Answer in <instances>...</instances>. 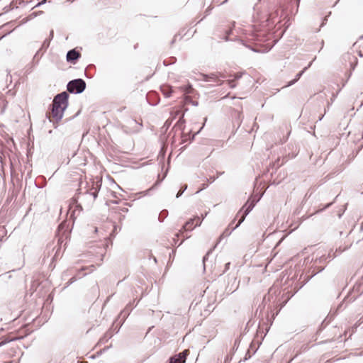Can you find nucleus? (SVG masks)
Listing matches in <instances>:
<instances>
[{"mask_svg": "<svg viewBox=\"0 0 363 363\" xmlns=\"http://www.w3.org/2000/svg\"><path fill=\"white\" fill-rule=\"evenodd\" d=\"M228 84H229V86H230V88H234L235 86V79L229 80L228 81Z\"/></svg>", "mask_w": 363, "mask_h": 363, "instance_id": "obj_27", "label": "nucleus"}, {"mask_svg": "<svg viewBox=\"0 0 363 363\" xmlns=\"http://www.w3.org/2000/svg\"><path fill=\"white\" fill-rule=\"evenodd\" d=\"M69 94L67 91H62L57 94L54 96L52 104L50 105V113H46V117L52 122L50 116L52 117L55 122H53L54 128H57V123L60 122L64 116V112L69 105Z\"/></svg>", "mask_w": 363, "mask_h": 363, "instance_id": "obj_1", "label": "nucleus"}, {"mask_svg": "<svg viewBox=\"0 0 363 363\" xmlns=\"http://www.w3.org/2000/svg\"><path fill=\"white\" fill-rule=\"evenodd\" d=\"M312 62H310L308 66L305 67L302 71L299 72L295 77V79L289 82L288 84L285 86V87H289L292 85H294L298 80L301 78V77L303 75V74L305 72V71L308 69V67L311 65Z\"/></svg>", "mask_w": 363, "mask_h": 363, "instance_id": "obj_13", "label": "nucleus"}, {"mask_svg": "<svg viewBox=\"0 0 363 363\" xmlns=\"http://www.w3.org/2000/svg\"><path fill=\"white\" fill-rule=\"evenodd\" d=\"M210 253V251L203 257V262L205 264V262L206 261L207 259V257L208 255V254Z\"/></svg>", "mask_w": 363, "mask_h": 363, "instance_id": "obj_38", "label": "nucleus"}, {"mask_svg": "<svg viewBox=\"0 0 363 363\" xmlns=\"http://www.w3.org/2000/svg\"><path fill=\"white\" fill-rule=\"evenodd\" d=\"M207 121V118H204V123Z\"/></svg>", "mask_w": 363, "mask_h": 363, "instance_id": "obj_56", "label": "nucleus"}, {"mask_svg": "<svg viewBox=\"0 0 363 363\" xmlns=\"http://www.w3.org/2000/svg\"><path fill=\"white\" fill-rule=\"evenodd\" d=\"M208 213H206L204 215H201V219L199 218V220H197V223H196V226H200L202 220L204 219V218L207 216Z\"/></svg>", "mask_w": 363, "mask_h": 363, "instance_id": "obj_23", "label": "nucleus"}, {"mask_svg": "<svg viewBox=\"0 0 363 363\" xmlns=\"http://www.w3.org/2000/svg\"><path fill=\"white\" fill-rule=\"evenodd\" d=\"M175 62H176V58L175 57H172V58H170L169 60H164L163 61V64H164V66H168V65H170L172 64H174Z\"/></svg>", "mask_w": 363, "mask_h": 363, "instance_id": "obj_18", "label": "nucleus"}, {"mask_svg": "<svg viewBox=\"0 0 363 363\" xmlns=\"http://www.w3.org/2000/svg\"><path fill=\"white\" fill-rule=\"evenodd\" d=\"M168 216V211L166 209L162 210L158 216V220L160 222H163L165 218H167Z\"/></svg>", "mask_w": 363, "mask_h": 363, "instance_id": "obj_16", "label": "nucleus"}, {"mask_svg": "<svg viewBox=\"0 0 363 363\" xmlns=\"http://www.w3.org/2000/svg\"><path fill=\"white\" fill-rule=\"evenodd\" d=\"M195 220H199V216H196L194 218H191L188 221L186 222L184 225L183 226L182 229L184 231H191L194 229L196 227V225H194V222Z\"/></svg>", "mask_w": 363, "mask_h": 363, "instance_id": "obj_10", "label": "nucleus"}, {"mask_svg": "<svg viewBox=\"0 0 363 363\" xmlns=\"http://www.w3.org/2000/svg\"><path fill=\"white\" fill-rule=\"evenodd\" d=\"M241 76H242L241 74L236 73L234 74V79L237 80V79H240L241 77Z\"/></svg>", "mask_w": 363, "mask_h": 363, "instance_id": "obj_32", "label": "nucleus"}, {"mask_svg": "<svg viewBox=\"0 0 363 363\" xmlns=\"http://www.w3.org/2000/svg\"><path fill=\"white\" fill-rule=\"evenodd\" d=\"M311 196V194H309L308 192H307L305 196H304V199H303V201H302V203L305 201V200L308 199Z\"/></svg>", "mask_w": 363, "mask_h": 363, "instance_id": "obj_35", "label": "nucleus"}, {"mask_svg": "<svg viewBox=\"0 0 363 363\" xmlns=\"http://www.w3.org/2000/svg\"><path fill=\"white\" fill-rule=\"evenodd\" d=\"M232 33V30H229L227 31V35L223 38V39L225 40V41H228V35Z\"/></svg>", "mask_w": 363, "mask_h": 363, "instance_id": "obj_31", "label": "nucleus"}, {"mask_svg": "<svg viewBox=\"0 0 363 363\" xmlns=\"http://www.w3.org/2000/svg\"><path fill=\"white\" fill-rule=\"evenodd\" d=\"M32 67H33V65H30H30H28L27 66V68H26V72H27V73L32 72Z\"/></svg>", "mask_w": 363, "mask_h": 363, "instance_id": "obj_30", "label": "nucleus"}, {"mask_svg": "<svg viewBox=\"0 0 363 363\" xmlns=\"http://www.w3.org/2000/svg\"><path fill=\"white\" fill-rule=\"evenodd\" d=\"M102 257H104V255H102ZM101 261H103V257H101Z\"/></svg>", "mask_w": 363, "mask_h": 363, "instance_id": "obj_58", "label": "nucleus"}, {"mask_svg": "<svg viewBox=\"0 0 363 363\" xmlns=\"http://www.w3.org/2000/svg\"><path fill=\"white\" fill-rule=\"evenodd\" d=\"M184 123L183 118H181L179 119V121L177 123V125H179L181 127L182 125Z\"/></svg>", "mask_w": 363, "mask_h": 363, "instance_id": "obj_29", "label": "nucleus"}, {"mask_svg": "<svg viewBox=\"0 0 363 363\" xmlns=\"http://www.w3.org/2000/svg\"><path fill=\"white\" fill-rule=\"evenodd\" d=\"M191 104L194 106H197L199 105L198 101H191Z\"/></svg>", "mask_w": 363, "mask_h": 363, "instance_id": "obj_41", "label": "nucleus"}, {"mask_svg": "<svg viewBox=\"0 0 363 363\" xmlns=\"http://www.w3.org/2000/svg\"><path fill=\"white\" fill-rule=\"evenodd\" d=\"M182 89H184V91L186 94H191L193 90V87L191 84H188V85L185 86L184 87H182Z\"/></svg>", "mask_w": 363, "mask_h": 363, "instance_id": "obj_20", "label": "nucleus"}, {"mask_svg": "<svg viewBox=\"0 0 363 363\" xmlns=\"http://www.w3.org/2000/svg\"><path fill=\"white\" fill-rule=\"evenodd\" d=\"M5 363H12V362H11V361H10V362H5Z\"/></svg>", "mask_w": 363, "mask_h": 363, "instance_id": "obj_57", "label": "nucleus"}, {"mask_svg": "<svg viewBox=\"0 0 363 363\" xmlns=\"http://www.w3.org/2000/svg\"><path fill=\"white\" fill-rule=\"evenodd\" d=\"M233 230V229L230 231H229L228 229H225V230L223 232V235H220V239H221L222 236L224 235L225 236H228L229 235H230V233H232Z\"/></svg>", "mask_w": 363, "mask_h": 363, "instance_id": "obj_26", "label": "nucleus"}, {"mask_svg": "<svg viewBox=\"0 0 363 363\" xmlns=\"http://www.w3.org/2000/svg\"><path fill=\"white\" fill-rule=\"evenodd\" d=\"M211 180H212V182L215 181V179L211 178Z\"/></svg>", "mask_w": 363, "mask_h": 363, "instance_id": "obj_52", "label": "nucleus"}, {"mask_svg": "<svg viewBox=\"0 0 363 363\" xmlns=\"http://www.w3.org/2000/svg\"><path fill=\"white\" fill-rule=\"evenodd\" d=\"M112 337V334H111L109 332H107L104 336L100 340L101 342L103 341H107L108 339H110Z\"/></svg>", "mask_w": 363, "mask_h": 363, "instance_id": "obj_22", "label": "nucleus"}, {"mask_svg": "<svg viewBox=\"0 0 363 363\" xmlns=\"http://www.w3.org/2000/svg\"><path fill=\"white\" fill-rule=\"evenodd\" d=\"M160 89L165 98H169L173 93L172 87L169 84H162Z\"/></svg>", "mask_w": 363, "mask_h": 363, "instance_id": "obj_9", "label": "nucleus"}, {"mask_svg": "<svg viewBox=\"0 0 363 363\" xmlns=\"http://www.w3.org/2000/svg\"><path fill=\"white\" fill-rule=\"evenodd\" d=\"M212 9H213V8H212V7H210V6H209L208 8H207V9H206V10L205 11V14H206V16H207V15H208V14L210 13V12H211V11L212 10Z\"/></svg>", "mask_w": 363, "mask_h": 363, "instance_id": "obj_34", "label": "nucleus"}, {"mask_svg": "<svg viewBox=\"0 0 363 363\" xmlns=\"http://www.w3.org/2000/svg\"><path fill=\"white\" fill-rule=\"evenodd\" d=\"M227 1H228V0H225V1H223L221 3V4H223L226 3Z\"/></svg>", "mask_w": 363, "mask_h": 363, "instance_id": "obj_48", "label": "nucleus"}, {"mask_svg": "<svg viewBox=\"0 0 363 363\" xmlns=\"http://www.w3.org/2000/svg\"><path fill=\"white\" fill-rule=\"evenodd\" d=\"M312 62H310L308 66L305 67L302 71L299 72L295 77V79L289 82L288 84L285 86V87H289L292 85H294L298 80L301 78V77L303 75V74L305 72V71L308 69V67L311 65Z\"/></svg>", "mask_w": 363, "mask_h": 363, "instance_id": "obj_14", "label": "nucleus"}, {"mask_svg": "<svg viewBox=\"0 0 363 363\" xmlns=\"http://www.w3.org/2000/svg\"><path fill=\"white\" fill-rule=\"evenodd\" d=\"M177 38V35H175V36H174V40L172 41V43H174V41H175V38Z\"/></svg>", "mask_w": 363, "mask_h": 363, "instance_id": "obj_46", "label": "nucleus"}, {"mask_svg": "<svg viewBox=\"0 0 363 363\" xmlns=\"http://www.w3.org/2000/svg\"><path fill=\"white\" fill-rule=\"evenodd\" d=\"M76 279H76V277H72V278L69 280V281L67 282V286H69V284H71L74 283V282L76 281Z\"/></svg>", "mask_w": 363, "mask_h": 363, "instance_id": "obj_28", "label": "nucleus"}, {"mask_svg": "<svg viewBox=\"0 0 363 363\" xmlns=\"http://www.w3.org/2000/svg\"><path fill=\"white\" fill-rule=\"evenodd\" d=\"M312 62H310L308 66L305 67L302 71L299 72L295 77V79L289 82L288 84L285 86V87H289L292 85H294L298 80L301 78V77L303 75V74L305 72V71L308 69V67L311 65Z\"/></svg>", "mask_w": 363, "mask_h": 363, "instance_id": "obj_12", "label": "nucleus"}, {"mask_svg": "<svg viewBox=\"0 0 363 363\" xmlns=\"http://www.w3.org/2000/svg\"><path fill=\"white\" fill-rule=\"evenodd\" d=\"M86 89V82L82 79H75L69 81L67 84V90L70 94H79Z\"/></svg>", "mask_w": 363, "mask_h": 363, "instance_id": "obj_3", "label": "nucleus"}, {"mask_svg": "<svg viewBox=\"0 0 363 363\" xmlns=\"http://www.w3.org/2000/svg\"><path fill=\"white\" fill-rule=\"evenodd\" d=\"M323 116H319V119H318V121H321V120L323 119Z\"/></svg>", "mask_w": 363, "mask_h": 363, "instance_id": "obj_45", "label": "nucleus"}, {"mask_svg": "<svg viewBox=\"0 0 363 363\" xmlns=\"http://www.w3.org/2000/svg\"><path fill=\"white\" fill-rule=\"evenodd\" d=\"M186 189H187V185L186 184L184 185L181 188V189L178 191V193L177 194L176 198H177V199L179 198L183 194V193L186 190Z\"/></svg>", "mask_w": 363, "mask_h": 363, "instance_id": "obj_19", "label": "nucleus"}, {"mask_svg": "<svg viewBox=\"0 0 363 363\" xmlns=\"http://www.w3.org/2000/svg\"><path fill=\"white\" fill-rule=\"evenodd\" d=\"M263 301H264V302L266 301V296L264 297Z\"/></svg>", "mask_w": 363, "mask_h": 363, "instance_id": "obj_54", "label": "nucleus"}, {"mask_svg": "<svg viewBox=\"0 0 363 363\" xmlns=\"http://www.w3.org/2000/svg\"><path fill=\"white\" fill-rule=\"evenodd\" d=\"M211 180H212V182L215 181V179L211 178Z\"/></svg>", "mask_w": 363, "mask_h": 363, "instance_id": "obj_51", "label": "nucleus"}, {"mask_svg": "<svg viewBox=\"0 0 363 363\" xmlns=\"http://www.w3.org/2000/svg\"><path fill=\"white\" fill-rule=\"evenodd\" d=\"M146 99H147V102L151 106H156L160 102V96H159L158 94L155 91L148 92V94H147Z\"/></svg>", "mask_w": 363, "mask_h": 363, "instance_id": "obj_7", "label": "nucleus"}, {"mask_svg": "<svg viewBox=\"0 0 363 363\" xmlns=\"http://www.w3.org/2000/svg\"><path fill=\"white\" fill-rule=\"evenodd\" d=\"M251 357V355L249 354V352H247L246 354H245V358H244V361H246L248 359H250Z\"/></svg>", "mask_w": 363, "mask_h": 363, "instance_id": "obj_36", "label": "nucleus"}, {"mask_svg": "<svg viewBox=\"0 0 363 363\" xmlns=\"http://www.w3.org/2000/svg\"><path fill=\"white\" fill-rule=\"evenodd\" d=\"M86 268L87 267H83V268H82V270H85V269H86Z\"/></svg>", "mask_w": 363, "mask_h": 363, "instance_id": "obj_50", "label": "nucleus"}, {"mask_svg": "<svg viewBox=\"0 0 363 363\" xmlns=\"http://www.w3.org/2000/svg\"><path fill=\"white\" fill-rule=\"evenodd\" d=\"M42 51L40 50V49L37 51V52L35 53V55H34V57H33V60H35L37 56H38V55L40 54V52H41Z\"/></svg>", "mask_w": 363, "mask_h": 363, "instance_id": "obj_39", "label": "nucleus"}, {"mask_svg": "<svg viewBox=\"0 0 363 363\" xmlns=\"http://www.w3.org/2000/svg\"><path fill=\"white\" fill-rule=\"evenodd\" d=\"M89 267H91V268H93V269H94V265H91V266H89Z\"/></svg>", "mask_w": 363, "mask_h": 363, "instance_id": "obj_53", "label": "nucleus"}, {"mask_svg": "<svg viewBox=\"0 0 363 363\" xmlns=\"http://www.w3.org/2000/svg\"><path fill=\"white\" fill-rule=\"evenodd\" d=\"M239 342H240V340H235V344H234V345H235V346L238 345V344H239Z\"/></svg>", "mask_w": 363, "mask_h": 363, "instance_id": "obj_43", "label": "nucleus"}, {"mask_svg": "<svg viewBox=\"0 0 363 363\" xmlns=\"http://www.w3.org/2000/svg\"><path fill=\"white\" fill-rule=\"evenodd\" d=\"M112 337V334H111L109 332H107L104 336L100 340L101 342L103 341H107L108 339H110Z\"/></svg>", "mask_w": 363, "mask_h": 363, "instance_id": "obj_21", "label": "nucleus"}, {"mask_svg": "<svg viewBox=\"0 0 363 363\" xmlns=\"http://www.w3.org/2000/svg\"><path fill=\"white\" fill-rule=\"evenodd\" d=\"M99 189L96 187L91 186L85 192L79 191L77 194V199L86 202L87 207H90L98 196Z\"/></svg>", "mask_w": 363, "mask_h": 363, "instance_id": "obj_2", "label": "nucleus"}, {"mask_svg": "<svg viewBox=\"0 0 363 363\" xmlns=\"http://www.w3.org/2000/svg\"><path fill=\"white\" fill-rule=\"evenodd\" d=\"M335 257V253L331 254V252H329L327 256H325V255H323L318 259L316 257L315 262H317L318 260L319 263H323V262H330Z\"/></svg>", "mask_w": 363, "mask_h": 363, "instance_id": "obj_11", "label": "nucleus"}, {"mask_svg": "<svg viewBox=\"0 0 363 363\" xmlns=\"http://www.w3.org/2000/svg\"><path fill=\"white\" fill-rule=\"evenodd\" d=\"M359 55L360 57H363V54H362V52H359Z\"/></svg>", "mask_w": 363, "mask_h": 363, "instance_id": "obj_47", "label": "nucleus"}, {"mask_svg": "<svg viewBox=\"0 0 363 363\" xmlns=\"http://www.w3.org/2000/svg\"><path fill=\"white\" fill-rule=\"evenodd\" d=\"M80 57L81 53L76 49L69 50L66 55L67 62L73 65H75Z\"/></svg>", "mask_w": 363, "mask_h": 363, "instance_id": "obj_5", "label": "nucleus"}, {"mask_svg": "<svg viewBox=\"0 0 363 363\" xmlns=\"http://www.w3.org/2000/svg\"><path fill=\"white\" fill-rule=\"evenodd\" d=\"M202 80H203L204 82H211V79H209V74H202Z\"/></svg>", "mask_w": 363, "mask_h": 363, "instance_id": "obj_24", "label": "nucleus"}, {"mask_svg": "<svg viewBox=\"0 0 363 363\" xmlns=\"http://www.w3.org/2000/svg\"><path fill=\"white\" fill-rule=\"evenodd\" d=\"M53 35H54V32H53V30H51L50 33V37L48 39H50V40H51L53 38Z\"/></svg>", "mask_w": 363, "mask_h": 363, "instance_id": "obj_40", "label": "nucleus"}, {"mask_svg": "<svg viewBox=\"0 0 363 363\" xmlns=\"http://www.w3.org/2000/svg\"><path fill=\"white\" fill-rule=\"evenodd\" d=\"M1 230H3V229H1V228H0V231H1Z\"/></svg>", "mask_w": 363, "mask_h": 363, "instance_id": "obj_59", "label": "nucleus"}, {"mask_svg": "<svg viewBox=\"0 0 363 363\" xmlns=\"http://www.w3.org/2000/svg\"><path fill=\"white\" fill-rule=\"evenodd\" d=\"M247 47L248 48H250V50H252L253 52H259V50L255 49V48H251L250 45H247Z\"/></svg>", "mask_w": 363, "mask_h": 363, "instance_id": "obj_37", "label": "nucleus"}, {"mask_svg": "<svg viewBox=\"0 0 363 363\" xmlns=\"http://www.w3.org/2000/svg\"><path fill=\"white\" fill-rule=\"evenodd\" d=\"M255 203L254 201H252L251 203H248V202H247L243 206L242 208L240 209V212H243L242 213V217L240 218V219L239 220L238 223L236 224V225L235 227L233 228V230H235L237 228H238L240 224L244 221V220L245 219V217L249 214V213L253 209V208L255 207Z\"/></svg>", "mask_w": 363, "mask_h": 363, "instance_id": "obj_4", "label": "nucleus"}, {"mask_svg": "<svg viewBox=\"0 0 363 363\" xmlns=\"http://www.w3.org/2000/svg\"><path fill=\"white\" fill-rule=\"evenodd\" d=\"M188 351L184 350L173 357H171L169 359V363H185Z\"/></svg>", "mask_w": 363, "mask_h": 363, "instance_id": "obj_6", "label": "nucleus"}, {"mask_svg": "<svg viewBox=\"0 0 363 363\" xmlns=\"http://www.w3.org/2000/svg\"><path fill=\"white\" fill-rule=\"evenodd\" d=\"M45 2H46V1H45V0H43L42 1H40V2L38 4V6H40V5H42V4H44Z\"/></svg>", "mask_w": 363, "mask_h": 363, "instance_id": "obj_42", "label": "nucleus"}, {"mask_svg": "<svg viewBox=\"0 0 363 363\" xmlns=\"http://www.w3.org/2000/svg\"><path fill=\"white\" fill-rule=\"evenodd\" d=\"M48 133H49V134H52V130H49V132H48Z\"/></svg>", "mask_w": 363, "mask_h": 363, "instance_id": "obj_49", "label": "nucleus"}, {"mask_svg": "<svg viewBox=\"0 0 363 363\" xmlns=\"http://www.w3.org/2000/svg\"><path fill=\"white\" fill-rule=\"evenodd\" d=\"M209 79H211V82H212L220 84L219 77H218V75L216 74H214V73L209 74Z\"/></svg>", "mask_w": 363, "mask_h": 363, "instance_id": "obj_17", "label": "nucleus"}, {"mask_svg": "<svg viewBox=\"0 0 363 363\" xmlns=\"http://www.w3.org/2000/svg\"><path fill=\"white\" fill-rule=\"evenodd\" d=\"M131 311V309L130 308V307L128 306H127L125 307V308L124 310H123L120 314L118 315V320H120V322H119V328L121 327V325H123V323H124V321L125 320V319L128 318V316L129 315Z\"/></svg>", "mask_w": 363, "mask_h": 363, "instance_id": "obj_8", "label": "nucleus"}, {"mask_svg": "<svg viewBox=\"0 0 363 363\" xmlns=\"http://www.w3.org/2000/svg\"><path fill=\"white\" fill-rule=\"evenodd\" d=\"M204 124H203V126L199 129V130H198V132L196 133V134H198L199 133H200L201 130L203 128V127L204 126Z\"/></svg>", "mask_w": 363, "mask_h": 363, "instance_id": "obj_44", "label": "nucleus"}, {"mask_svg": "<svg viewBox=\"0 0 363 363\" xmlns=\"http://www.w3.org/2000/svg\"><path fill=\"white\" fill-rule=\"evenodd\" d=\"M230 262H228L225 264V269L223 271V273H225L226 271H228L229 269V267H230Z\"/></svg>", "mask_w": 363, "mask_h": 363, "instance_id": "obj_33", "label": "nucleus"}, {"mask_svg": "<svg viewBox=\"0 0 363 363\" xmlns=\"http://www.w3.org/2000/svg\"><path fill=\"white\" fill-rule=\"evenodd\" d=\"M220 77H221L222 78H225V76H224V75H223V74H221V75H220Z\"/></svg>", "mask_w": 363, "mask_h": 363, "instance_id": "obj_55", "label": "nucleus"}, {"mask_svg": "<svg viewBox=\"0 0 363 363\" xmlns=\"http://www.w3.org/2000/svg\"><path fill=\"white\" fill-rule=\"evenodd\" d=\"M50 39H48L46 38L42 45H41V48H40V50H41L43 52V54L47 50V49L49 48L50 46Z\"/></svg>", "mask_w": 363, "mask_h": 363, "instance_id": "obj_15", "label": "nucleus"}, {"mask_svg": "<svg viewBox=\"0 0 363 363\" xmlns=\"http://www.w3.org/2000/svg\"><path fill=\"white\" fill-rule=\"evenodd\" d=\"M333 204V202L327 203L323 208L316 211V213L321 212L324 211L325 209L329 208Z\"/></svg>", "mask_w": 363, "mask_h": 363, "instance_id": "obj_25", "label": "nucleus"}]
</instances>
